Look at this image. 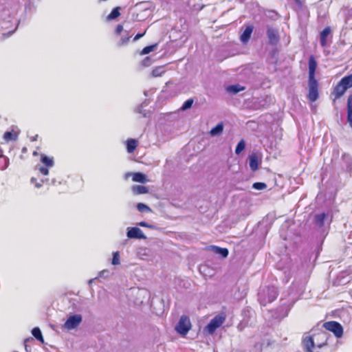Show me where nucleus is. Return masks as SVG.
<instances>
[{
	"label": "nucleus",
	"mask_w": 352,
	"mask_h": 352,
	"mask_svg": "<svg viewBox=\"0 0 352 352\" xmlns=\"http://www.w3.org/2000/svg\"><path fill=\"white\" fill-rule=\"evenodd\" d=\"M278 295V289L274 286H267L262 288L258 293V300L263 306L275 300Z\"/></svg>",
	"instance_id": "1"
},
{
	"label": "nucleus",
	"mask_w": 352,
	"mask_h": 352,
	"mask_svg": "<svg viewBox=\"0 0 352 352\" xmlns=\"http://www.w3.org/2000/svg\"><path fill=\"white\" fill-rule=\"evenodd\" d=\"M226 319V316L224 313L215 316L206 326L205 331L209 334L212 335L225 322Z\"/></svg>",
	"instance_id": "2"
},
{
	"label": "nucleus",
	"mask_w": 352,
	"mask_h": 352,
	"mask_svg": "<svg viewBox=\"0 0 352 352\" xmlns=\"http://www.w3.org/2000/svg\"><path fill=\"white\" fill-rule=\"evenodd\" d=\"M322 327L327 331L332 332L335 337L340 338L343 336L344 329L342 326L337 321L325 322Z\"/></svg>",
	"instance_id": "3"
},
{
	"label": "nucleus",
	"mask_w": 352,
	"mask_h": 352,
	"mask_svg": "<svg viewBox=\"0 0 352 352\" xmlns=\"http://www.w3.org/2000/svg\"><path fill=\"white\" fill-rule=\"evenodd\" d=\"M308 100L313 102L318 100L319 97L318 82L316 79L308 80Z\"/></svg>",
	"instance_id": "4"
},
{
	"label": "nucleus",
	"mask_w": 352,
	"mask_h": 352,
	"mask_svg": "<svg viewBox=\"0 0 352 352\" xmlns=\"http://www.w3.org/2000/svg\"><path fill=\"white\" fill-rule=\"evenodd\" d=\"M190 328H191V323H190V321L188 317H187L186 316H182L180 318V319L175 327V329L179 334L184 336L188 333V332L189 331Z\"/></svg>",
	"instance_id": "5"
},
{
	"label": "nucleus",
	"mask_w": 352,
	"mask_h": 352,
	"mask_svg": "<svg viewBox=\"0 0 352 352\" xmlns=\"http://www.w3.org/2000/svg\"><path fill=\"white\" fill-rule=\"evenodd\" d=\"M313 337L315 340L316 349H321L327 345L329 336L326 332L320 331L313 334Z\"/></svg>",
	"instance_id": "6"
},
{
	"label": "nucleus",
	"mask_w": 352,
	"mask_h": 352,
	"mask_svg": "<svg viewBox=\"0 0 352 352\" xmlns=\"http://www.w3.org/2000/svg\"><path fill=\"white\" fill-rule=\"evenodd\" d=\"M331 28L327 26L320 33V43L322 47H326L331 42Z\"/></svg>",
	"instance_id": "7"
},
{
	"label": "nucleus",
	"mask_w": 352,
	"mask_h": 352,
	"mask_svg": "<svg viewBox=\"0 0 352 352\" xmlns=\"http://www.w3.org/2000/svg\"><path fill=\"white\" fill-rule=\"evenodd\" d=\"M302 343L303 347L307 352H318L316 351L315 340L312 336H304Z\"/></svg>",
	"instance_id": "8"
},
{
	"label": "nucleus",
	"mask_w": 352,
	"mask_h": 352,
	"mask_svg": "<svg viewBox=\"0 0 352 352\" xmlns=\"http://www.w3.org/2000/svg\"><path fill=\"white\" fill-rule=\"evenodd\" d=\"M82 322V316L78 314L69 316L65 322L64 327L67 329H73L76 328Z\"/></svg>",
	"instance_id": "9"
},
{
	"label": "nucleus",
	"mask_w": 352,
	"mask_h": 352,
	"mask_svg": "<svg viewBox=\"0 0 352 352\" xmlns=\"http://www.w3.org/2000/svg\"><path fill=\"white\" fill-rule=\"evenodd\" d=\"M346 90L347 89L338 82L333 88V91L331 94L333 102H336L338 99L340 98L345 94Z\"/></svg>",
	"instance_id": "10"
},
{
	"label": "nucleus",
	"mask_w": 352,
	"mask_h": 352,
	"mask_svg": "<svg viewBox=\"0 0 352 352\" xmlns=\"http://www.w3.org/2000/svg\"><path fill=\"white\" fill-rule=\"evenodd\" d=\"M318 63L314 55H311L308 61L309 78L308 80L316 79L315 74Z\"/></svg>",
	"instance_id": "11"
},
{
	"label": "nucleus",
	"mask_w": 352,
	"mask_h": 352,
	"mask_svg": "<svg viewBox=\"0 0 352 352\" xmlns=\"http://www.w3.org/2000/svg\"><path fill=\"white\" fill-rule=\"evenodd\" d=\"M127 236L130 239H146L142 231L137 227H133L129 230L127 232Z\"/></svg>",
	"instance_id": "12"
},
{
	"label": "nucleus",
	"mask_w": 352,
	"mask_h": 352,
	"mask_svg": "<svg viewBox=\"0 0 352 352\" xmlns=\"http://www.w3.org/2000/svg\"><path fill=\"white\" fill-rule=\"evenodd\" d=\"M267 36L269 41L272 44H277L279 41V35L276 30L268 28L267 30Z\"/></svg>",
	"instance_id": "13"
},
{
	"label": "nucleus",
	"mask_w": 352,
	"mask_h": 352,
	"mask_svg": "<svg viewBox=\"0 0 352 352\" xmlns=\"http://www.w3.org/2000/svg\"><path fill=\"white\" fill-rule=\"evenodd\" d=\"M253 30L254 27L252 25H249L246 26L245 30L240 36V39L242 43H247L250 40Z\"/></svg>",
	"instance_id": "14"
},
{
	"label": "nucleus",
	"mask_w": 352,
	"mask_h": 352,
	"mask_svg": "<svg viewBox=\"0 0 352 352\" xmlns=\"http://www.w3.org/2000/svg\"><path fill=\"white\" fill-rule=\"evenodd\" d=\"M347 121L352 127V95H349L347 100Z\"/></svg>",
	"instance_id": "15"
},
{
	"label": "nucleus",
	"mask_w": 352,
	"mask_h": 352,
	"mask_svg": "<svg viewBox=\"0 0 352 352\" xmlns=\"http://www.w3.org/2000/svg\"><path fill=\"white\" fill-rule=\"evenodd\" d=\"M138 146V141L135 139L126 140V150L129 153H133Z\"/></svg>",
	"instance_id": "16"
},
{
	"label": "nucleus",
	"mask_w": 352,
	"mask_h": 352,
	"mask_svg": "<svg viewBox=\"0 0 352 352\" xmlns=\"http://www.w3.org/2000/svg\"><path fill=\"white\" fill-rule=\"evenodd\" d=\"M339 82L346 89L352 87V74L349 76H344Z\"/></svg>",
	"instance_id": "17"
},
{
	"label": "nucleus",
	"mask_w": 352,
	"mask_h": 352,
	"mask_svg": "<svg viewBox=\"0 0 352 352\" xmlns=\"http://www.w3.org/2000/svg\"><path fill=\"white\" fill-rule=\"evenodd\" d=\"M326 217L327 214L324 212L316 214L314 217L315 224L318 227H322Z\"/></svg>",
	"instance_id": "18"
},
{
	"label": "nucleus",
	"mask_w": 352,
	"mask_h": 352,
	"mask_svg": "<svg viewBox=\"0 0 352 352\" xmlns=\"http://www.w3.org/2000/svg\"><path fill=\"white\" fill-rule=\"evenodd\" d=\"M19 133L14 131H6L3 134V139L6 142L14 141L18 138Z\"/></svg>",
	"instance_id": "19"
},
{
	"label": "nucleus",
	"mask_w": 352,
	"mask_h": 352,
	"mask_svg": "<svg viewBox=\"0 0 352 352\" xmlns=\"http://www.w3.org/2000/svg\"><path fill=\"white\" fill-rule=\"evenodd\" d=\"M132 179L135 182L146 183L147 182L146 177L142 173H135L133 174Z\"/></svg>",
	"instance_id": "20"
},
{
	"label": "nucleus",
	"mask_w": 352,
	"mask_h": 352,
	"mask_svg": "<svg viewBox=\"0 0 352 352\" xmlns=\"http://www.w3.org/2000/svg\"><path fill=\"white\" fill-rule=\"evenodd\" d=\"M212 249L214 250V253L220 254L222 258H226L228 256L229 251L226 248L212 246Z\"/></svg>",
	"instance_id": "21"
},
{
	"label": "nucleus",
	"mask_w": 352,
	"mask_h": 352,
	"mask_svg": "<svg viewBox=\"0 0 352 352\" xmlns=\"http://www.w3.org/2000/svg\"><path fill=\"white\" fill-rule=\"evenodd\" d=\"M250 167L252 170L255 171L258 168V162L257 156L254 154L250 156Z\"/></svg>",
	"instance_id": "22"
},
{
	"label": "nucleus",
	"mask_w": 352,
	"mask_h": 352,
	"mask_svg": "<svg viewBox=\"0 0 352 352\" xmlns=\"http://www.w3.org/2000/svg\"><path fill=\"white\" fill-rule=\"evenodd\" d=\"M132 190L136 195L146 194L148 192V189L147 187L140 185L133 186Z\"/></svg>",
	"instance_id": "23"
},
{
	"label": "nucleus",
	"mask_w": 352,
	"mask_h": 352,
	"mask_svg": "<svg viewBox=\"0 0 352 352\" xmlns=\"http://www.w3.org/2000/svg\"><path fill=\"white\" fill-rule=\"evenodd\" d=\"M120 10H121V8L118 6V7H116L114 8L111 12H110V14L107 16V19L108 20H113V19H117L118 16H120Z\"/></svg>",
	"instance_id": "24"
},
{
	"label": "nucleus",
	"mask_w": 352,
	"mask_h": 352,
	"mask_svg": "<svg viewBox=\"0 0 352 352\" xmlns=\"http://www.w3.org/2000/svg\"><path fill=\"white\" fill-rule=\"evenodd\" d=\"M245 87L241 86L239 85H233L228 87L227 91L232 94H237L241 91L245 90Z\"/></svg>",
	"instance_id": "25"
},
{
	"label": "nucleus",
	"mask_w": 352,
	"mask_h": 352,
	"mask_svg": "<svg viewBox=\"0 0 352 352\" xmlns=\"http://www.w3.org/2000/svg\"><path fill=\"white\" fill-rule=\"evenodd\" d=\"M223 130V122H220L217 124L214 127H213L210 131V133L211 135L214 136L218 134H220L222 133Z\"/></svg>",
	"instance_id": "26"
},
{
	"label": "nucleus",
	"mask_w": 352,
	"mask_h": 352,
	"mask_svg": "<svg viewBox=\"0 0 352 352\" xmlns=\"http://www.w3.org/2000/svg\"><path fill=\"white\" fill-rule=\"evenodd\" d=\"M41 162L47 167H52L54 166V160L52 157H49L45 155L41 156Z\"/></svg>",
	"instance_id": "27"
},
{
	"label": "nucleus",
	"mask_w": 352,
	"mask_h": 352,
	"mask_svg": "<svg viewBox=\"0 0 352 352\" xmlns=\"http://www.w3.org/2000/svg\"><path fill=\"white\" fill-rule=\"evenodd\" d=\"M32 333L36 339H37L42 343L44 342V340H43V338L42 336L41 331L38 327H34L32 331Z\"/></svg>",
	"instance_id": "28"
},
{
	"label": "nucleus",
	"mask_w": 352,
	"mask_h": 352,
	"mask_svg": "<svg viewBox=\"0 0 352 352\" xmlns=\"http://www.w3.org/2000/svg\"><path fill=\"white\" fill-rule=\"evenodd\" d=\"M245 143L243 140H241L236 145L235 148V153L237 155L240 154L245 149Z\"/></svg>",
	"instance_id": "29"
},
{
	"label": "nucleus",
	"mask_w": 352,
	"mask_h": 352,
	"mask_svg": "<svg viewBox=\"0 0 352 352\" xmlns=\"http://www.w3.org/2000/svg\"><path fill=\"white\" fill-rule=\"evenodd\" d=\"M193 102H194V100H193V99H192V98H189V99H188V100H187L186 101H185V102L183 104V105H182V107H181V109H182V111H185V110H186V109H190V108L192 107V104H193Z\"/></svg>",
	"instance_id": "30"
},
{
	"label": "nucleus",
	"mask_w": 352,
	"mask_h": 352,
	"mask_svg": "<svg viewBox=\"0 0 352 352\" xmlns=\"http://www.w3.org/2000/svg\"><path fill=\"white\" fill-rule=\"evenodd\" d=\"M137 208L141 212L151 211V208L148 206L142 203L138 204Z\"/></svg>",
	"instance_id": "31"
},
{
	"label": "nucleus",
	"mask_w": 352,
	"mask_h": 352,
	"mask_svg": "<svg viewBox=\"0 0 352 352\" xmlns=\"http://www.w3.org/2000/svg\"><path fill=\"white\" fill-rule=\"evenodd\" d=\"M111 263L114 265H118L120 263V254L118 252H113Z\"/></svg>",
	"instance_id": "32"
},
{
	"label": "nucleus",
	"mask_w": 352,
	"mask_h": 352,
	"mask_svg": "<svg viewBox=\"0 0 352 352\" xmlns=\"http://www.w3.org/2000/svg\"><path fill=\"white\" fill-rule=\"evenodd\" d=\"M157 45H148L144 47L141 52V54H147L151 52H153L156 47Z\"/></svg>",
	"instance_id": "33"
},
{
	"label": "nucleus",
	"mask_w": 352,
	"mask_h": 352,
	"mask_svg": "<svg viewBox=\"0 0 352 352\" xmlns=\"http://www.w3.org/2000/svg\"><path fill=\"white\" fill-rule=\"evenodd\" d=\"M252 188L256 190H263L267 188V184L263 182H256L253 184Z\"/></svg>",
	"instance_id": "34"
},
{
	"label": "nucleus",
	"mask_w": 352,
	"mask_h": 352,
	"mask_svg": "<svg viewBox=\"0 0 352 352\" xmlns=\"http://www.w3.org/2000/svg\"><path fill=\"white\" fill-rule=\"evenodd\" d=\"M164 73V71L162 69V67H156L152 71V75L155 77L161 76Z\"/></svg>",
	"instance_id": "35"
},
{
	"label": "nucleus",
	"mask_w": 352,
	"mask_h": 352,
	"mask_svg": "<svg viewBox=\"0 0 352 352\" xmlns=\"http://www.w3.org/2000/svg\"><path fill=\"white\" fill-rule=\"evenodd\" d=\"M28 157V148L27 147L24 146L21 149V155L19 156V158L21 160H24Z\"/></svg>",
	"instance_id": "36"
},
{
	"label": "nucleus",
	"mask_w": 352,
	"mask_h": 352,
	"mask_svg": "<svg viewBox=\"0 0 352 352\" xmlns=\"http://www.w3.org/2000/svg\"><path fill=\"white\" fill-rule=\"evenodd\" d=\"M130 38H131L130 36H126L124 38H122L120 39V41H119V43H118V45L119 46H122V45L126 44L129 42Z\"/></svg>",
	"instance_id": "37"
},
{
	"label": "nucleus",
	"mask_w": 352,
	"mask_h": 352,
	"mask_svg": "<svg viewBox=\"0 0 352 352\" xmlns=\"http://www.w3.org/2000/svg\"><path fill=\"white\" fill-rule=\"evenodd\" d=\"M49 167L47 166H41L39 168V171L43 175H47L49 174Z\"/></svg>",
	"instance_id": "38"
},
{
	"label": "nucleus",
	"mask_w": 352,
	"mask_h": 352,
	"mask_svg": "<svg viewBox=\"0 0 352 352\" xmlns=\"http://www.w3.org/2000/svg\"><path fill=\"white\" fill-rule=\"evenodd\" d=\"M123 31V25L122 24H118L115 30V32L117 35H120L121 32Z\"/></svg>",
	"instance_id": "39"
},
{
	"label": "nucleus",
	"mask_w": 352,
	"mask_h": 352,
	"mask_svg": "<svg viewBox=\"0 0 352 352\" xmlns=\"http://www.w3.org/2000/svg\"><path fill=\"white\" fill-rule=\"evenodd\" d=\"M138 225L141 226V227H144V228H153V226L149 225L148 223H147L145 221H141V222L138 223Z\"/></svg>",
	"instance_id": "40"
},
{
	"label": "nucleus",
	"mask_w": 352,
	"mask_h": 352,
	"mask_svg": "<svg viewBox=\"0 0 352 352\" xmlns=\"http://www.w3.org/2000/svg\"><path fill=\"white\" fill-rule=\"evenodd\" d=\"M146 32H144L143 33H138L137 34L135 37L133 38V41H138V39H140V38H142V36H144Z\"/></svg>",
	"instance_id": "41"
},
{
	"label": "nucleus",
	"mask_w": 352,
	"mask_h": 352,
	"mask_svg": "<svg viewBox=\"0 0 352 352\" xmlns=\"http://www.w3.org/2000/svg\"><path fill=\"white\" fill-rule=\"evenodd\" d=\"M31 182H32V184H34V185H35V186H36V188H40V187L41 186V184L38 183V182H36V178H34V177H32V179H31Z\"/></svg>",
	"instance_id": "42"
},
{
	"label": "nucleus",
	"mask_w": 352,
	"mask_h": 352,
	"mask_svg": "<svg viewBox=\"0 0 352 352\" xmlns=\"http://www.w3.org/2000/svg\"><path fill=\"white\" fill-rule=\"evenodd\" d=\"M33 154H34V155H36L37 154L36 151H34V152L33 153Z\"/></svg>",
	"instance_id": "43"
}]
</instances>
